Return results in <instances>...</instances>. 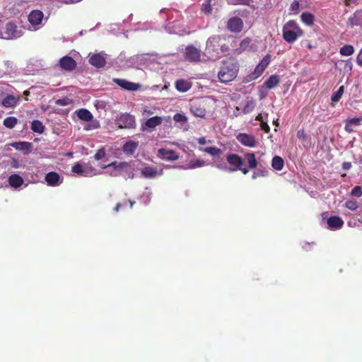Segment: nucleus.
Here are the masks:
<instances>
[{
  "mask_svg": "<svg viewBox=\"0 0 362 362\" xmlns=\"http://www.w3.org/2000/svg\"><path fill=\"white\" fill-rule=\"evenodd\" d=\"M99 127H100L99 122L97 120H95V121H92V122L90 124H87L84 127V129L86 131H88V130H92V129H96Z\"/></svg>",
  "mask_w": 362,
  "mask_h": 362,
  "instance_id": "40",
  "label": "nucleus"
},
{
  "mask_svg": "<svg viewBox=\"0 0 362 362\" xmlns=\"http://www.w3.org/2000/svg\"><path fill=\"white\" fill-rule=\"evenodd\" d=\"M88 62L92 66L97 68H103L106 64L105 58L101 53L94 54L89 58Z\"/></svg>",
  "mask_w": 362,
  "mask_h": 362,
  "instance_id": "12",
  "label": "nucleus"
},
{
  "mask_svg": "<svg viewBox=\"0 0 362 362\" xmlns=\"http://www.w3.org/2000/svg\"><path fill=\"white\" fill-rule=\"evenodd\" d=\"M227 28L232 32H240L243 28V21L240 18H232L228 21Z\"/></svg>",
  "mask_w": 362,
  "mask_h": 362,
  "instance_id": "15",
  "label": "nucleus"
},
{
  "mask_svg": "<svg viewBox=\"0 0 362 362\" xmlns=\"http://www.w3.org/2000/svg\"><path fill=\"white\" fill-rule=\"evenodd\" d=\"M329 228L331 230H337L342 227L344 221L339 216H331L327 220Z\"/></svg>",
  "mask_w": 362,
  "mask_h": 362,
  "instance_id": "19",
  "label": "nucleus"
},
{
  "mask_svg": "<svg viewBox=\"0 0 362 362\" xmlns=\"http://www.w3.org/2000/svg\"><path fill=\"white\" fill-rule=\"evenodd\" d=\"M31 129L37 134H42L45 131V127L40 120H33L31 123Z\"/></svg>",
  "mask_w": 362,
  "mask_h": 362,
  "instance_id": "30",
  "label": "nucleus"
},
{
  "mask_svg": "<svg viewBox=\"0 0 362 362\" xmlns=\"http://www.w3.org/2000/svg\"><path fill=\"white\" fill-rule=\"evenodd\" d=\"M173 119L177 122H185L187 121V117L183 114L176 113L173 117Z\"/></svg>",
  "mask_w": 362,
  "mask_h": 362,
  "instance_id": "43",
  "label": "nucleus"
},
{
  "mask_svg": "<svg viewBox=\"0 0 362 362\" xmlns=\"http://www.w3.org/2000/svg\"><path fill=\"white\" fill-rule=\"evenodd\" d=\"M283 38L288 43H293L304 35L303 30L293 20L286 22L282 28Z\"/></svg>",
  "mask_w": 362,
  "mask_h": 362,
  "instance_id": "3",
  "label": "nucleus"
},
{
  "mask_svg": "<svg viewBox=\"0 0 362 362\" xmlns=\"http://www.w3.org/2000/svg\"><path fill=\"white\" fill-rule=\"evenodd\" d=\"M237 139L239 142L245 146H249V135L247 134H240L237 136Z\"/></svg>",
  "mask_w": 362,
  "mask_h": 362,
  "instance_id": "38",
  "label": "nucleus"
},
{
  "mask_svg": "<svg viewBox=\"0 0 362 362\" xmlns=\"http://www.w3.org/2000/svg\"><path fill=\"white\" fill-rule=\"evenodd\" d=\"M344 92V86H341L338 89V90L337 92H335L332 95V98H331L332 101L334 102V103H337V102L339 101V100L341 99Z\"/></svg>",
  "mask_w": 362,
  "mask_h": 362,
  "instance_id": "35",
  "label": "nucleus"
},
{
  "mask_svg": "<svg viewBox=\"0 0 362 362\" xmlns=\"http://www.w3.org/2000/svg\"><path fill=\"white\" fill-rule=\"evenodd\" d=\"M76 113L77 115V117L80 119L86 121V122L92 121L93 117L92 113L87 109H84V108L79 109L78 110H77L76 112Z\"/></svg>",
  "mask_w": 362,
  "mask_h": 362,
  "instance_id": "24",
  "label": "nucleus"
},
{
  "mask_svg": "<svg viewBox=\"0 0 362 362\" xmlns=\"http://www.w3.org/2000/svg\"><path fill=\"white\" fill-rule=\"evenodd\" d=\"M105 156V151L103 148H100V149L98 150L94 156L95 159L97 160H101Z\"/></svg>",
  "mask_w": 362,
  "mask_h": 362,
  "instance_id": "46",
  "label": "nucleus"
},
{
  "mask_svg": "<svg viewBox=\"0 0 362 362\" xmlns=\"http://www.w3.org/2000/svg\"><path fill=\"white\" fill-rule=\"evenodd\" d=\"M139 144L137 142L129 141L124 144L122 150L126 153L133 154L136 150Z\"/></svg>",
  "mask_w": 362,
  "mask_h": 362,
  "instance_id": "26",
  "label": "nucleus"
},
{
  "mask_svg": "<svg viewBox=\"0 0 362 362\" xmlns=\"http://www.w3.org/2000/svg\"><path fill=\"white\" fill-rule=\"evenodd\" d=\"M226 160L228 164L231 166V171H236L240 169L243 164V158L234 153H229L226 156Z\"/></svg>",
  "mask_w": 362,
  "mask_h": 362,
  "instance_id": "9",
  "label": "nucleus"
},
{
  "mask_svg": "<svg viewBox=\"0 0 362 362\" xmlns=\"http://www.w3.org/2000/svg\"><path fill=\"white\" fill-rule=\"evenodd\" d=\"M189 110L195 117H204L206 115L205 105L201 100L192 101Z\"/></svg>",
  "mask_w": 362,
  "mask_h": 362,
  "instance_id": "8",
  "label": "nucleus"
},
{
  "mask_svg": "<svg viewBox=\"0 0 362 362\" xmlns=\"http://www.w3.org/2000/svg\"><path fill=\"white\" fill-rule=\"evenodd\" d=\"M346 66H348L349 67V69L351 70L352 69V66H353V64L352 63L350 62V60H347L346 61Z\"/></svg>",
  "mask_w": 362,
  "mask_h": 362,
  "instance_id": "60",
  "label": "nucleus"
},
{
  "mask_svg": "<svg viewBox=\"0 0 362 362\" xmlns=\"http://www.w3.org/2000/svg\"><path fill=\"white\" fill-rule=\"evenodd\" d=\"M350 4H351V0H346V1H345V4H346V6H349V5H350Z\"/></svg>",
  "mask_w": 362,
  "mask_h": 362,
  "instance_id": "64",
  "label": "nucleus"
},
{
  "mask_svg": "<svg viewBox=\"0 0 362 362\" xmlns=\"http://www.w3.org/2000/svg\"><path fill=\"white\" fill-rule=\"evenodd\" d=\"M8 184L13 188H18L23 184V179L17 174H13L8 177Z\"/></svg>",
  "mask_w": 362,
  "mask_h": 362,
  "instance_id": "21",
  "label": "nucleus"
},
{
  "mask_svg": "<svg viewBox=\"0 0 362 362\" xmlns=\"http://www.w3.org/2000/svg\"><path fill=\"white\" fill-rule=\"evenodd\" d=\"M120 206H121V204H119V203H118V204H116V206H115V209H115V211L116 212H118V211H119V208H120Z\"/></svg>",
  "mask_w": 362,
  "mask_h": 362,
  "instance_id": "61",
  "label": "nucleus"
},
{
  "mask_svg": "<svg viewBox=\"0 0 362 362\" xmlns=\"http://www.w3.org/2000/svg\"><path fill=\"white\" fill-rule=\"evenodd\" d=\"M362 21V8L357 10L349 18V23L351 26L358 25Z\"/></svg>",
  "mask_w": 362,
  "mask_h": 362,
  "instance_id": "23",
  "label": "nucleus"
},
{
  "mask_svg": "<svg viewBox=\"0 0 362 362\" xmlns=\"http://www.w3.org/2000/svg\"><path fill=\"white\" fill-rule=\"evenodd\" d=\"M239 170H240L243 172V174H245H245H247V173H248V171H249V170H248L247 168H241L240 167V169H239Z\"/></svg>",
  "mask_w": 362,
  "mask_h": 362,
  "instance_id": "62",
  "label": "nucleus"
},
{
  "mask_svg": "<svg viewBox=\"0 0 362 362\" xmlns=\"http://www.w3.org/2000/svg\"><path fill=\"white\" fill-rule=\"evenodd\" d=\"M13 146L16 149L28 150L30 147V143L26 141L17 142Z\"/></svg>",
  "mask_w": 362,
  "mask_h": 362,
  "instance_id": "36",
  "label": "nucleus"
},
{
  "mask_svg": "<svg viewBox=\"0 0 362 362\" xmlns=\"http://www.w3.org/2000/svg\"><path fill=\"white\" fill-rule=\"evenodd\" d=\"M266 88H264L263 86L262 87H259V97H260L261 99L265 98L267 94Z\"/></svg>",
  "mask_w": 362,
  "mask_h": 362,
  "instance_id": "52",
  "label": "nucleus"
},
{
  "mask_svg": "<svg viewBox=\"0 0 362 362\" xmlns=\"http://www.w3.org/2000/svg\"><path fill=\"white\" fill-rule=\"evenodd\" d=\"M128 165V163L126 162H122L118 164L117 162H112V163L107 165L106 167L114 166L115 170H120L127 167Z\"/></svg>",
  "mask_w": 362,
  "mask_h": 362,
  "instance_id": "41",
  "label": "nucleus"
},
{
  "mask_svg": "<svg viewBox=\"0 0 362 362\" xmlns=\"http://www.w3.org/2000/svg\"><path fill=\"white\" fill-rule=\"evenodd\" d=\"M304 135V133L303 131H298V134H297V136L299 139L302 138Z\"/></svg>",
  "mask_w": 362,
  "mask_h": 362,
  "instance_id": "58",
  "label": "nucleus"
},
{
  "mask_svg": "<svg viewBox=\"0 0 362 362\" xmlns=\"http://www.w3.org/2000/svg\"><path fill=\"white\" fill-rule=\"evenodd\" d=\"M255 120L260 122V126L262 130H264L266 133L269 132V127L267 123L263 120L262 116L261 115L257 116Z\"/></svg>",
  "mask_w": 362,
  "mask_h": 362,
  "instance_id": "37",
  "label": "nucleus"
},
{
  "mask_svg": "<svg viewBox=\"0 0 362 362\" xmlns=\"http://www.w3.org/2000/svg\"><path fill=\"white\" fill-rule=\"evenodd\" d=\"M113 81L123 89L127 90H136L140 87L139 84L128 81L125 79L114 78Z\"/></svg>",
  "mask_w": 362,
  "mask_h": 362,
  "instance_id": "13",
  "label": "nucleus"
},
{
  "mask_svg": "<svg viewBox=\"0 0 362 362\" xmlns=\"http://www.w3.org/2000/svg\"><path fill=\"white\" fill-rule=\"evenodd\" d=\"M22 35L21 30L17 29V26L13 22L6 23L4 30L2 31L1 38L6 40H12L20 37Z\"/></svg>",
  "mask_w": 362,
  "mask_h": 362,
  "instance_id": "4",
  "label": "nucleus"
},
{
  "mask_svg": "<svg viewBox=\"0 0 362 362\" xmlns=\"http://www.w3.org/2000/svg\"><path fill=\"white\" fill-rule=\"evenodd\" d=\"M45 180L49 186H58L62 182L59 173L52 171L46 174Z\"/></svg>",
  "mask_w": 362,
  "mask_h": 362,
  "instance_id": "11",
  "label": "nucleus"
},
{
  "mask_svg": "<svg viewBox=\"0 0 362 362\" xmlns=\"http://www.w3.org/2000/svg\"><path fill=\"white\" fill-rule=\"evenodd\" d=\"M71 103V100L66 97L58 99L55 101V104L60 106H66Z\"/></svg>",
  "mask_w": 362,
  "mask_h": 362,
  "instance_id": "42",
  "label": "nucleus"
},
{
  "mask_svg": "<svg viewBox=\"0 0 362 362\" xmlns=\"http://www.w3.org/2000/svg\"><path fill=\"white\" fill-rule=\"evenodd\" d=\"M72 172L76 174H82L83 170L81 164L76 163L75 164L71 169Z\"/></svg>",
  "mask_w": 362,
  "mask_h": 362,
  "instance_id": "48",
  "label": "nucleus"
},
{
  "mask_svg": "<svg viewBox=\"0 0 362 362\" xmlns=\"http://www.w3.org/2000/svg\"><path fill=\"white\" fill-rule=\"evenodd\" d=\"M255 139L250 136V147L253 146L255 145Z\"/></svg>",
  "mask_w": 362,
  "mask_h": 362,
  "instance_id": "63",
  "label": "nucleus"
},
{
  "mask_svg": "<svg viewBox=\"0 0 362 362\" xmlns=\"http://www.w3.org/2000/svg\"><path fill=\"white\" fill-rule=\"evenodd\" d=\"M158 153L159 157L167 160H176L179 158V156L173 150L160 148Z\"/></svg>",
  "mask_w": 362,
  "mask_h": 362,
  "instance_id": "14",
  "label": "nucleus"
},
{
  "mask_svg": "<svg viewBox=\"0 0 362 362\" xmlns=\"http://www.w3.org/2000/svg\"><path fill=\"white\" fill-rule=\"evenodd\" d=\"M249 45V39L248 38H246V39H244L241 43H240V47H243L244 49H246V47Z\"/></svg>",
  "mask_w": 362,
  "mask_h": 362,
  "instance_id": "55",
  "label": "nucleus"
},
{
  "mask_svg": "<svg viewBox=\"0 0 362 362\" xmlns=\"http://www.w3.org/2000/svg\"><path fill=\"white\" fill-rule=\"evenodd\" d=\"M299 8V3L298 1H294L291 3L290 9L293 11H297Z\"/></svg>",
  "mask_w": 362,
  "mask_h": 362,
  "instance_id": "51",
  "label": "nucleus"
},
{
  "mask_svg": "<svg viewBox=\"0 0 362 362\" xmlns=\"http://www.w3.org/2000/svg\"><path fill=\"white\" fill-rule=\"evenodd\" d=\"M44 14L40 10H34L31 11L28 16L29 22L34 25L41 23Z\"/></svg>",
  "mask_w": 362,
  "mask_h": 362,
  "instance_id": "17",
  "label": "nucleus"
},
{
  "mask_svg": "<svg viewBox=\"0 0 362 362\" xmlns=\"http://www.w3.org/2000/svg\"><path fill=\"white\" fill-rule=\"evenodd\" d=\"M202 52L193 45L187 46L183 53L185 60L190 62H198L201 60Z\"/></svg>",
  "mask_w": 362,
  "mask_h": 362,
  "instance_id": "7",
  "label": "nucleus"
},
{
  "mask_svg": "<svg viewBox=\"0 0 362 362\" xmlns=\"http://www.w3.org/2000/svg\"><path fill=\"white\" fill-rule=\"evenodd\" d=\"M342 168L344 170H349L351 168V163L350 162H344Z\"/></svg>",
  "mask_w": 362,
  "mask_h": 362,
  "instance_id": "56",
  "label": "nucleus"
},
{
  "mask_svg": "<svg viewBox=\"0 0 362 362\" xmlns=\"http://www.w3.org/2000/svg\"><path fill=\"white\" fill-rule=\"evenodd\" d=\"M163 122V118L159 116L152 117L148 119L146 122L142 125V129L146 130L148 129H153L160 125Z\"/></svg>",
  "mask_w": 362,
  "mask_h": 362,
  "instance_id": "16",
  "label": "nucleus"
},
{
  "mask_svg": "<svg viewBox=\"0 0 362 362\" xmlns=\"http://www.w3.org/2000/svg\"><path fill=\"white\" fill-rule=\"evenodd\" d=\"M191 86V83L184 79H179L175 82V88L180 92H187L190 89Z\"/></svg>",
  "mask_w": 362,
  "mask_h": 362,
  "instance_id": "25",
  "label": "nucleus"
},
{
  "mask_svg": "<svg viewBox=\"0 0 362 362\" xmlns=\"http://www.w3.org/2000/svg\"><path fill=\"white\" fill-rule=\"evenodd\" d=\"M229 4H248L249 0H226Z\"/></svg>",
  "mask_w": 362,
  "mask_h": 362,
  "instance_id": "49",
  "label": "nucleus"
},
{
  "mask_svg": "<svg viewBox=\"0 0 362 362\" xmlns=\"http://www.w3.org/2000/svg\"><path fill=\"white\" fill-rule=\"evenodd\" d=\"M11 166L13 168H18L21 167L18 160L13 158L11 162Z\"/></svg>",
  "mask_w": 362,
  "mask_h": 362,
  "instance_id": "54",
  "label": "nucleus"
},
{
  "mask_svg": "<svg viewBox=\"0 0 362 362\" xmlns=\"http://www.w3.org/2000/svg\"><path fill=\"white\" fill-rule=\"evenodd\" d=\"M351 194L354 197H360L362 195V190L359 186H356L353 188Z\"/></svg>",
  "mask_w": 362,
  "mask_h": 362,
  "instance_id": "45",
  "label": "nucleus"
},
{
  "mask_svg": "<svg viewBox=\"0 0 362 362\" xmlns=\"http://www.w3.org/2000/svg\"><path fill=\"white\" fill-rule=\"evenodd\" d=\"M233 41V37L219 35L211 36L206 41V54L210 59H217L229 52V46Z\"/></svg>",
  "mask_w": 362,
  "mask_h": 362,
  "instance_id": "1",
  "label": "nucleus"
},
{
  "mask_svg": "<svg viewBox=\"0 0 362 362\" xmlns=\"http://www.w3.org/2000/svg\"><path fill=\"white\" fill-rule=\"evenodd\" d=\"M280 82L279 77L277 75H272L264 83L265 87L268 89L275 88Z\"/></svg>",
  "mask_w": 362,
  "mask_h": 362,
  "instance_id": "27",
  "label": "nucleus"
},
{
  "mask_svg": "<svg viewBox=\"0 0 362 362\" xmlns=\"http://www.w3.org/2000/svg\"><path fill=\"white\" fill-rule=\"evenodd\" d=\"M152 115L153 114V112H151V110H144V115Z\"/></svg>",
  "mask_w": 362,
  "mask_h": 362,
  "instance_id": "59",
  "label": "nucleus"
},
{
  "mask_svg": "<svg viewBox=\"0 0 362 362\" xmlns=\"http://www.w3.org/2000/svg\"><path fill=\"white\" fill-rule=\"evenodd\" d=\"M356 63L358 66L362 67V47L356 57Z\"/></svg>",
  "mask_w": 362,
  "mask_h": 362,
  "instance_id": "53",
  "label": "nucleus"
},
{
  "mask_svg": "<svg viewBox=\"0 0 362 362\" xmlns=\"http://www.w3.org/2000/svg\"><path fill=\"white\" fill-rule=\"evenodd\" d=\"M345 206L347 209H349L351 211H356L358 207L357 202L352 200L346 201L345 203Z\"/></svg>",
  "mask_w": 362,
  "mask_h": 362,
  "instance_id": "39",
  "label": "nucleus"
},
{
  "mask_svg": "<svg viewBox=\"0 0 362 362\" xmlns=\"http://www.w3.org/2000/svg\"><path fill=\"white\" fill-rule=\"evenodd\" d=\"M141 173L142 176L146 178H154L156 176L161 175L162 170L158 172L156 168L147 166L142 168Z\"/></svg>",
  "mask_w": 362,
  "mask_h": 362,
  "instance_id": "18",
  "label": "nucleus"
},
{
  "mask_svg": "<svg viewBox=\"0 0 362 362\" xmlns=\"http://www.w3.org/2000/svg\"><path fill=\"white\" fill-rule=\"evenodd\" d=\"M19 101V98H16L12 95H8L4 98L1 104L5 107H14Z\"/></svg>",
  "mask_w": 362,
  "mask_h": 362,
  "instance_id": "22",
  "label": "nucleus"
},
{
  "mask_svg": "<svg viewBox=\"0 0 362 362\" xmlns=\"http://www.w3.org/2000/svg\"><path fill=\"white\" fill-rule=\"evenodd\" d=\"M202 11H204L206 14H209L211 11V6L210 4V0L207 3L203 4L202 7Z\"/></svg>",
  "mask_w": 362,
  "mask_h": 362,
  "instance_id": "47",
  "label": "nucleus"
},
{
  "mask_svg": "<svg viewBox=\"0 0 362 362\" xmlns=\"http://www.w3.org/2000/svg\"><path fill=\"white\" fill-rule=\"evenodd\" d=\"M261 168L257 169L252 175V178H257L258 177H267L269 175V171L265 167H262L260 164Z\"/></svg>",
  "mask_w": 362,
  "mask_h": 362,
  "instance_id": "33",
  "label": "nucleus"
},
{
  "mask_svg": "<svg viewBox=\"0 0 362 362\" xmlns=\"http://www.w3.org/2000/svg\"><path fill=\"white\" fill-rule=\"evenodd\" d=\"M271 62V56L269 54H267L263 57V59L259 62V64L256 66L254 71L250 73V81L257 79L259 77L265 69L268 66Z\"/></svg>",
  "mask_w": 362,
  "mask_h": 362,
  "instance_id": "6",
  "label": "nucleus"
},
{
  "mask_svg": "<svg viewBox=\"0 0 362 362\" xmlns=\"http://www.w3.org/2000/svg\"><path fill=\"white\" fill-rule=\"evenodd\" d=\"M354 48L351 45H346L341 47L339 49V53L341 56L349 57L354 54Z\"/></svg>",
  "mask_w": 362,
  "mask_h": 362,
  "instance_id": "31",
  "label": "nucleus"
},
{
  "mask_svg": "<svg viewBox=\"0 0 362 362\" xmlns=\"http://www.w3.org/2000/svg\"><path fill=\"white\" fill-rule=\"evenodd\" d=\"M301 21L305 23L306 25L310 26L313 24L315 17L314 16L308 12H303L300 15Z\"/></svg>",
  "mask_w": 362,
  "mask_h": 362,
  "instance_id": "28",
  "label": "nucleus"
},
{
  "mask_svg": "<svg viewBox=\"0 0 362 362\" xmlns=\"http://www.w3.org/2000/svg\"><path fill=\"white\" fill-rule=\"evenodd\" d=\"M59 66L64 70L71 71L76 67V62L72 57L65 56L60 59Z\"/></svg>",
  "mask_w": 362,
  "mask_h": 362,
  "instance_id": "10",
  "label": "nucleus"
},
{
  "mask_svg": "<svg viewBox=\"0 0 362 362\" xmlns=\"http://www.w3.org/2000/svg\"><path fill=\"white\" fill-rule=\"evenodd\" d=\"M203 151L213 156H218L221 153V150L216 146L206 147L203 149Z\"/></svg>",
  "mask_w": 362,
  "mask_h": 362,
  "instance_id": "34",
  "label": "nucleus"
},
{
  "mask_svg": "<svg viewBox=\"0 0 362 362\" xmlns=\"http://www.w3.org/2000/svg\"><path fill=\"white\" fill-rule=\"evenodd\" d=\"M18 123V119L15 117H8L4 120V125L8 129H13Z\"/></svg>",
  "mask_w": 362,
  "mask_h": 362,
  "instance_id": "32",
  "label": "nucleus"
},
{
  "mask_svg": "<svg viewBox=\"0 0 362 362\" xmlns=\"http://www.w3.org/2000/svg\"><path fill=\"white\" fill-rule=\"evenodd\" d=\"M259 163L255 158L254 153H250V169L256 168Z\"/></svg>",
  "mask_w": 362,
  "mask_h": 362,
  "instance_id": "50",
  "label": "nucleus"
},
{
  "mask_svg": "<svg viewBox=\"0 0 362 362\" xmlns=\"http://www.w3.org/2000/svg\"><path fill=\"white\" fill-rule=\"evenodd\" d=\"M362 122V116L359 117L349 118L346 121L345 130L351 133L354 132V126H359Z\"/></svg>",
  "mask_w": 362,
  "mask_h": 362,
  "instance_id": "20",
  "label": "nucleus"
},
{
  "mask_svg": "<svg viewBox=\"0 0 362 362\" xmlns=\"http://www.w3.org/2000/svg\"><path fill=\"white\" fill-rule=\"evenodd\" d=\"M238 71V64L233 59L229 58L222 62L218 77L221 82L228 83L237 76Z\"/></svg>",
  "mask_w": 362,
  "mask_h": 362,
  "instance_id": "2",
  "label": "nucleus"
},
{
  "mask_svg": "<svg viewBox=\"0 0 362 362\" xmlns=\"http://www.w3.org/2000/svg\"><path fill=\"white\" fill-rule=\"evenodd\" d=\"M284 165V161L280 156H276L273 158L272 161V166L276 170H281Z\"/></svg>",
  "mask_w": 362,
  "mask_h": 362,
  "instance_id": "29",
  "label": "nucleus"
},
{
  "mask_svg": "<svg viewBox=\"0 0 362 362\" xmlns=\"http://www.w3.org/2000/svg\"><path fill=\"white\" fill-rule=\"evenodd\" d=\"M198 144L200 145H204L206 144L205 137H200L197 139Z\"/></svg>",
  "mask_w": 362,
  "mask_h": 362,
  "instance_id": "57",
  "label": "nucleus"
},
{
  "mask_svg": "<svg viewBox=\"0 0 362 362\" xmlns=\"http://www.w3.org/2000/svg\"><path fill=\"white\" fill-rule=\"evenodd\" d=\"M204 163H205V162L204 160H201L191 161L189 168H199V167L203 166L204 165Z\"/></svg>",
  "mask_w": 362,
  "mask_h": 362,
  "instance_id": "44",
  "label": "nucleus"
},
{
  "mask_svg": "<svg viewBox=\"0 0 362 362\" xmlns=\"http://www.w3.org/2000/svg\"><path fill=\"white\" fill-rule=\"evenodd\" d=\"M119 128L134 129L136 127V121L134 115L128 113L122 114L117 120Z\"/></svg>",
  "mask_w": 362,
  "mask_h": 362,
  "instance_id": "5",
  "label": "nucleus"
}]
</instances>
